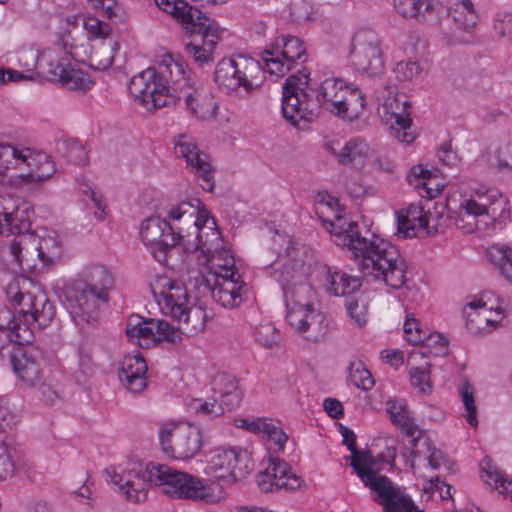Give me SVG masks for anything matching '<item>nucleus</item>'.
Instances as JSON below:
<instances>
[{"label": "nucleus", "instance_id": "f257e3e1", "mask_svg": "<svg viewBox=\"0 0 512 512\" xmlns=\"http://www.w3.org/2000/svg\"><path fill=\"white\" fill-rule=\"evenodd\" d=\"M112 482L117 485L126 498L135 503L145 501L151 484L162 487L164 494L176 499L201 500L216 503L222 497V491L215 493L213 486L192 474L172 469L165 464H142L115 473Z\"/></svg>", "mask_w": 512, "mask_h": 512}, {"label": "nucleus", "instance_id": "f03ea898", "mask_svg": "<svg viewBox=\"0 0 512 512\" xmlns=\"http://www.w3.org/2000/svg\"><path fill=\"white\" fill-rule=\"evenodd\" d=\"M330 226L331 233L352 252L363 275L372 276L393 289L405 284L407 264L396 246L375 234L371 238L362 236L356 222L345 226L342 217L330 222Z\"/></svg>", "mask_w": 512, "mask_h": 512}, {"label": "nucleus", "instance_id": "7ed1b4c3", "mask_svg": "<svg viewBox=\"0 0 512 512\" xmlns=\"http://www.w3.org/2000/svg\"><path fill=\"white\" fill-rule=\"evenodd\" d=\"M199 80L181 60L171 54L162 57L158 69L149 67L133 76L128 90L136 102L148 110L176 105L181 95Z\"/></svg>", "mask_w": 512, "mask_h": 512}, {"label": "nucleus", "instance_id": "20e7f679", "mask_svg": "<svg viewBox=\"0 0 512 512\" xmlns=\"http://www.w3.org/2000/svg\"><path fill=\"white\" fill-rule=\"evenodd\" d=\"M348 90L350 85L340 78H327L315 90L310 86V72L305 67L299 69L283 85V117L297 125L301 120L312 121L322 106L335 114Z\"/></svg>", "mask_w": 512, "mask_h": 512}, {"label": "nucleus", "instance_id": "39448f33", "mask_svg": "<svg viewBox=\"0 0 512 512\" xmlns=\"http://www.w3.org/2000/svg\"><path fill=\"white\" fill-rule=\"evenodd\" d=\"M112 286L113 277L107 267L93 265L87 280L67 284L60 299L74 323L81 326L98 319L100 306L109 301L108 291Z\"/></svg>", "mask_w": 512, "mask_h": 512}, {"label": "nucleus", "instance_id": "423d86ee", "mask_svg": "<svg viewBox=\"0 0 512 512\" xmlns=\"http://www.w3.org/2000/svg\"><path fill=\"white\" fill-rule=\"evenodd\" d=\"M153 295L163 314L177 320L179 327L175 330L180 331L181 336H193L204 330L206 311L199 306L190 305L186 286L176 280L164 279L162 290H153Z\"/></svg>", "mask_w": 512, "mask_h": 512}, {"label": "nucleus", "instance_id": "0eeeda50", "mask_svg": "<svg viewBox=\"0 0 512 512\" xmlns=\"http://www.w3.org/2000/svg\"><path fill=\"white\" fill-rule=\"evenodd\" d=\"M213 80L227 94L243 88L251 93L261 87L264 71L259 61L243 54L221 59L215 68Z\"/></svg>", "mask_w": 512, "mask_h": 512}, {"label": "nucleus", "instance_id": "6e6552de", "mask_svg": "<svg viewBox=\"0 0 512 512\" xmlns=\"http://www.w3.org/2000/svg\"><path fill=\"white\" fill-rule=\"evenodd\" d=\"M376 464L377 460L370 451H358L351 456V466L363 484L376 493L375 501L383 506V512H391L393 504H401L405 508L408 501L402 496V491L387 476L377 475Z\"/></svg>", "mask_w": 512, "mask_h": 512}, {"label": "nucleus", "instance_id": "1a4fd4ad", "mask_svg": "<svg viewBox=\"0 0 512 512\" xmlns=\"http://www.w3.org/2000/svg\"><path fill=\"white\" fill-rule=\"evenodd\" d=\"M201 204L199 199L191 201H182L177 205H173L168 210L167 216L173 222L172 227L175 228L176 235L180 238L182 251L185 255L201 250L202 252L210 251L207 240L202 239L197 228L198 205Z\"/></svg>", "mask_w": 512, "mask_h": 512}, {"label": "nucleus", "instance_id": "9d476101", "mask_svg": "<svg viewBox=\"0 0 512 512\" xmlns=\"http://www.w3.org/2000/svg\"><path fill=\"white\" fill-rule=\"evenodd\" d=\"M159 440L163 452L179 460L195 457L203 445L201 430L191 424H166L159 432Z\"/></svg>", "mask_w": 512, "mask_h": 512}, {"label": "nucleus", "instance_id": "9b49d317", "mask_svg": "<svg viewBox=\"0 0 512 512\" xmlns=\"http://www.w3.org/2000/svg\"><path fill=\"white\" fill-rule=\"evenodd\" d=\"M140 237L159 263H165L178 250H182L175 228L164 218L152 216L142 221Z\"/></svg>", "mask_w": 512, "mask_h": 512}, {"label": "nucleus", "instance_id": "f8f14e48", "mask_svg": "<svg viewBox=\"0 0 512 512\" xmlns=\"http://www.w3.org/2000/svg\"><path fill=\"white\" fill-rule=\"evenodd\" d=\"M252 460L242 448H215L207 456L206 471L233 481L245 478L252 471Z\"/></svg>", "mask_w": 512, "mask_h": 512}, {"label": "nucleus", "instance_id": "ddd939ff", "mask_svg": "<svg viewBox=\"0 0 512 512\" xmlns=\"http://www.w3.org/2000/svg\"><path fill=\"white\" fill-rule=\"evenodd\" d=\"M350 56L355 68L363 74L376 77L384 72L385 61L377 34H353Z\"/></svg>", "mask_w": 512, "mask_h": 512}, {"label": "nucleus", "instance_id": "4468645a", "mask_svg": "<svg viewBox=\"0 0 512 512\" xmlns=\"http://www.w3.org/2000/svg\"><path fill=\"white\" fill-rule=\"evenodd\" d=\"M396 86H385L378 92V100L382 101L384 113L387 121L391 123V129L395 131V136L402 142L410 143L414 136L407 132L412 124L411 103L405 95L399 94Z\"/></svg>", "mask_w": 512, "mask_h": 512}, {"label": "nucleus", "instance_id": "2eb2a0df", "mask_svg": "<svg viewBox=\"0 0 512 512\" xmlns=\"http://www.w3.org/2000/svg\"><path fill=\"white\" fill-rule=\"evenodd\" d=\"M156 6L171 15L187 32H221L223 27L199 8L185 0H154Z\"/></svg>", "mask_w": 512, "mask_h": 512}, {"label": "nucleus", "instance_id": "dca6fc26", "mask_svg": "<svg viewBox=\"0 0 512 512\" xmlns=\"http://www.w3.org/2000/svg\"><path fill=\"white\" fill-rule=\"evenodd\" d=\"M174 151L177 157L184 158L187 168L201 182V187L212 192L214 189V173L209 156L201 151L194 138L187 134H179L174 138Z\"/></svg>", "mask_w": 512, "mask_h": 512}, {"label": "nucleus", "instance_id": "f3484780", "mask_svg": "<svg viewBox=\"0 0 512 512\" xmlns=\"http://www.w3.org/2000/svg\"><path fill=\"white\" fill-rule=\"evenodd\" d=\"M494 200L489 204H480L475 200L469 199L464 200L460 204L459 212H455L454 223L457 228L461 229L464 233H471L474 231L476 222L475 219L478 216H488L494 222L501 223L504 221L509 214L506 206L508 200L503 195H492ZM453 218V216H451Z\"/></svg>", "mask_w": 512, "mask_h": 512}, {"label": "nucleus", "instance_id": "a211bd4d", "mask_svg": "<svg viewBox=\"0 0 512 512\" xmlns=\"http://www.w3.org/2000/svg\"><path fill=\"white\" fill-rule=\"evenodd\" d=\"M309 292L310 288L306 284H298L289 289L286 298L289 307L287 322L301 334L314 330V327L324 320V316L314 308L311 302L301 299L302 295Z\"/></svg>", "mask_w": 512, "mask_h": 512}, {"label": "nucleus", "instance_id": "6ab92c4d", "mask_svg": "<svg viewBox=\"0 0 512 512\" xmlns=\"http://www.w3.org/2000/svg\"><path fill=\"white\" fill-rule=\"evenodd\" d=\"M126 335L130 340L181 342V332L175 330L167 321L144 319L139 315H132L128 318Z\"/></svg>", "mask_w": 512, "mask_h": 512}, {"label": "nucleus", "instance_id": "aec40b11", "mask_svg": "<svg viewBox=\"0 0 512 512\" xmlns=\"http://www.w3.org/2000/svg\"><path fill=\"white\" fill-rule=\"evenodd\" d=\"M303 483V479L279 458H270L266 469L257 475L258 487L265 493L281 489L293 491L300 488Z\"/></svg>", "mask_w": 512, "mask_h": 512}, {"label": "nucleus", "instance_id": "412c9836", "mask_svg": "<svg viewBox=\"0 0 512 512\" xmlns=\"http://www.w3.org/2000/svg\"><path fill=\"white\" fill-rule=\"evenodd\" d=\"M306 256L307 252L304 246H296L289 240L286 253L283 256L284 262L280 265L276 261L272 265L273 277L281 285L285 298L288 297L289 289L297 286L294 284V280L302 276Z\"/></svg>", "mask_w": 512, "mask_h": 512}, {"label": "nucleus", "instance_id": "4be33fe9", "mask_svg": "<svg viewBox=\"0 0 512 512\" xmlns=\"http://www.w3.org/2000/svg\"><path fill=\"white\" fill-rule=\"evenodd\" d=\"M30 227L27 204H17L11 196L0 195V235L25 233Z\"/></svg>", "mask_w": 512, "mask_h": 512}, {"label": "nucleus", "instance_id": "5701e85b", "mask_svg": "<svg viewBox=\"0 0 512 512\" xmlns=\"http://www.w3.org/2000/svg\"><path fill=\"white\" fill-rule=\"evenodd\" d=\"M2 358L8 357L13 371L27 386L36 387L41 381V369L28 350L23 347H2Z\"/></svg>", "mask_w": 512, "mask_h": 512}, {"label": "nucleus", "instance_id": "b1692460", "mask_svg": "<svg viewBox=\"0 0 512 512\" xmlns=\"http://www.w3.org/2000/svg\"><path fill=\"white\" fill-rule=\"evenodd\" d=\"M90 66L104 71L110 68L120 50V34H89Z\"/></svg>", "mask_w": 512, "mask_h": 512}, {"label": "nucleus", "instance_id": "393cba45", "mask_svg": "<svg viewBox=\"0 0 512 512\" xmlns=\"http://www.w3.org/2000/svg\"><path fill=\"white\" fill-rule=\"evenodd\" d=\"M185 109L192 116L205 120L216 116L217 104L211 92L198 81L181 95Z\"/></svg>", "mask_w": 512, "mask_h": 512}, {"label": "nucleus", "instance_id": "a878e982", "mask_svg": "<svg viewBox=\"0 0 512 512\" xmlns=\"http://www.w3.org/2000/svg\"><path fill=\"white\" fill-rule=\"evenodd\" d=\"M21 157L20 169L26 170V174H23V176L30 182L44 181L56 171L51 157L44 152L23 147Z\"/></svg>", "mask_w": 512, "mask_h": 512}, {"label": "nucleus", "instance_id": "bb28decb", "mask_svg": "<svg viewBox=\"0 0 512 512\" xmlns=\"http://www.w3.org/2000/svg\"><path fill=\"white\" fill-rule=\"evenodd\" d=\"M147 364L141 355H127L121 362L118 378L131 393L137 394L146 387Z\"/></svg>", "mask_w": 512, "mask_h": 512}, {"label": "nucleus", "instance_id": "cd10ccee", "mask_svg": "<svg viewBox=\"0 0 512 512\" xmlns=\"http://www.w3.org/2000/svg\"><path fill=\"white\" fill-rule=\"evenodd\" d=\"M193 38L186 42L184 50L199 66L214 61V52L220 40L219 34H190Z\"/></svg>", "mask_w": 512, "mask_h": 512}, {"label": "nucleus", "instance_id": "c85d7f7f", "mask_svg": "<svg viewBox=\"0 0 512 512\" xmlns=\"http://www.w3.org/2000/svg\"><path fill=\"white\" fill-rule=\"evenodd\" d=\"M213 397L231 411L240 405L242 393L238 389L236 378L228 373H218L212 380Z\"/></svg>", "mask_w": 512, "mask_h": 512}, {"label": "nucleus", "instance_id": "c756f323", "mask_svg": "<svg viewBox=\"0 0 512 512\" xmlns=\"http://www.w3.org/2000/svg\"><path fill=\"white\" fill-rule=\"evenodd\" d=\"M393 6L402 17L419 23L431 24L438 18L435 6L430 0H393Z\"/></svg>", "mask_w": 512, "mask_h": 512}, {"label": "nucleus", "instance_id": "7c9ffc66", "mask_svg": "<svg viewBox=\"0 0 512 512\" xmlns=\"http://www.w3.org/2000/svg\"><path fill=\"white\" fill-rule=\"evenodd\" d=\"M438 216L418 205H410L407 209L405 216L398 217L397 226L398 232L403 234L404 237L415 236V228L418 226L420 229H429L431 222H436Z\"/></svg>", "mask_w": 512, "mask_h": 512}, {"label": "nucleus", "instance_id": "2f4dec72", "mask_svg": "<svg viewBox=\"0 0 512 512\" xmlns=\"http://www.w3.org/2000/svg\"><path fill=\"white\" fill-rule=\"evenodd\" d=\"M267 55H281L287 64H294L300 60L302 63L306 60V48L303 41L291 34L282 36L281 40H277L269 49L265 50Z\"/></svg>", "mask_w": 512, "mask_h": 512}, {"label": "nucleus", "instance_id": "473e14b6", "mask_svg": "<svg viewBox=\"0 0 512 512\" xmlns=\"http://www.w3.org/2000/svg\"><path fill=\"white\" fill-rule=\"evenodd\" d=\"M481 478L489 486H493L504 498L512 500V479L503 475L491 458L484 457L480 462Z\"/></svg>", "mask_w": 512, "mask_h": 512}, {"label": "nucleus", "instance_id": "72a5a7b5", "mask_svg": "<svg viewBox=\"0 0 512 512\" xmlns=\"http://www.w3.org/2000/svg\"><path fill=\"white\" fill-rule=\"evenodd\" d=\"M369 146L365 140L354 138L344 144L337 154L339 164L351 167H361L368 156Z\"/></svg>", "mask_w": 512, "mask_h": 512}, {"label": "nucleus", "instance_id": "f704fd0d", "mask_svg": "<svg viewBox=\"0 0 512 512\" xmlns=\"http://www.w3.org/2000/svg\"><path fill=\"white\" fill-rule=\"evenodd\" d=\"M366 107L365 95L357 88L350 85L348 94L344 96L335 114L344 120L352 122L363 115Z\"/></svg>", "mask_w": 512, "mask_h": 512}, {"label": "nucleus", "instance_id": "c9c22d12", "mask_svg": "<svg viewBox=\"0 0 512 512\" xmlns=\"http://www.w3.org/2000/svg\"><path fill=\"white\" fill-rule=\"evenodd\" d=\"M467 306L471 310L470 312H466V327L470 333H487L490 331L489 326L498 322L488 317L487 313L492 310V307L485 308V303L472 301Z\"/></svg>", "mask_w": 512, "mask_h": 512}, {"label": "nucleus", "instance_id": "e433bc0d", "mask_svg": "<svg viewBox=\"0 0 512 512\" xmlns=\"http://www.w3.org/2000/svg\"><path fill=\"white\" fill-rule=\"evenodd\" d=\"M407 180L416 189L424 190L425 195L420 194L428 199L435 198L443 189V186H440L439 183H434L432 172L421 165L413 166L410 169Z\"/></svg>", "mask_w": 512, "mask_h": 512}, {"label": "nucleus", "instance_id": "4c0bfd02", "mask_svg": "<svg viewBox=\"0 0 512 512\" xmlns=\"http://www.w3.org/2000/svg\"><path fill=\"white\" fill-rule=\"evenodd\" d=\"M485 256L508 281L512 282V247L494 243L486 248Z\"/></svg>", "mask_w": 512, "mask_h": 512}, {"label": "nucleus", "instance_id": "58836bf2", "mask_svg": "<svg viewBox=\"0 0 512 512\" xmlns=\"http://www.w3.org/2000/svg\"><path fill=\"white\" fill-rule=\"evenodd\" d=\"M66 23V31L83 29L86 32H110L112 28H109L106 23H102L98 18L89 17L82 14L70 15L63 18Z\"/></svg>", "mask_w": 512, "mask_h": 512}, {"label": "nucleus", "instance_id": "ea45409f", "mask_svg": "<svg viewBox=\"0 0 512 512\" xmlns=\"http://www.w3.org/2000/svg\"><path fill=\"white\" fill-rule=\"evenodd\" d=\"M64 74L61 84L69 90L86 92L90 90L94 84L89 74L81 69L68 67V69L59 70Z\"/></svg>", "mask_w": 512, "mask_h": 512}, {"label": "nucleus", "instance_id": "a19ab883", "mask_svg": "<svg viewBox=\"0 0 512 512\" xmlns=\"http://www.w3.org/2000/svg\"><path fill=\"white\" fill-rule=\"evenodd\" d=\"M32 323H37L39 327L48 326L56 315L54 304L48 299L45 293L39 292L34 299Z\"/></svg>", "mask_w": 512, "mask_h": 512}, {"label": "nucleus", "instance_id": "79ce46f5", "mask_svg": "<svg viewBox=\"0 0 512 512\" xmlns=\"http://www.w3.org/2000/svg\"><path fill=\"white\" fill-rule=\"evenodd\" d=\"M348 372L350 382L359 389L369 391L375 384L370 371L365 367L364 363L357 358L350 361Z\"/></svg>", "mask_w": 512, "mask_h": 512}, {"label": "nucleus", "instance_id": "37998d69", "mask_svg": "<svg viewBox=\"0 0 512 512\" xmlns=\"http://www.w3.org/2000/svg\"><path fill=\"white\" fill-rule=\"evenodd\" d=\"M62 155L71 163L79 166L88 164V151L77 139H66L58 147Z\"/></svg>", "mask_w": 512, "mask_h": 512}, {"label": "nucleus", "instance_id": "c03bdc74", "mask_svg": "<svg viewBox=\"0 0 512 512\" xmlns=\"http://www.w3.org/2000/svg\"><path fill=\"white\" fill-rule=\"evenodd\" d=\"M345 306L350 319L359 327L364 326L368 319V299L365 295L348 297Z\"/></svg>", "mask_w": 512, "mask_h": 512}, {"label": "nucleus", "instance_id": "a18cd8bd", "mask_svg": "<svg viewBox=\"0 0 512 512\" xmlns=\"http://www.w3.org/2000/svg\"><path fill=\"white\" fill-rule=\"evenodd\" d=\"M23 147L0 143V177L9 169H20Z\"/></svg>", "mask_w": 512, "mask_h": 512}, {"label": "nucleus", "instance_id": "49530a36", "mask_svg": "<svg viewBox=\"0 0 512 512\" xmlns=\"http://www.w3.org/2000/svg\"><path fill=\"white\" fill-rule=\"evenodd\" d=\"M17 450L11 444L0 441V479L15 473Z\"/></svg>", "mask_w": 512, "mask_h": 512}, {"label": "nucleus", "instance_id": "de8ad7c7", "mask_svg": "<svg viewBox=\"0 0 512 512\" xmlns=\"http://www.w3.org/2000/svg\"><path fill=\"white\" fill-rule=\"evenodd\" d=\"M411 384L418 388L419 392L428 394L432 391L430 380V364L425 362L418 367H412L409 371Z\"/></svg>", "mask_w": 512, "mask_h": 512}, {"label": "nucleus", "instance_id": "09e8293b", "mask_svg": "<svg viewBox=\"0 0 512 512\" xmlns=\"http://www.w3.org/2000/svg\"><path fill=\"white\" fill-rule=\"evenodd\" d=\"M424 445L428 453V464L433 470H439L442 467L448 471L453 469L454 463L449 459L447 454H445L442 450L434 447L429 438L424 439Z\"/></svg>", "mask_w": 512, "mask_h": 512}, {"label": "nucleus", "instance_id": "8fccbe9b", "mask_svg": "<svg viewBox=\"0 0 512 512\" xmlns=\"http://www.w3.org/2000/svg\"><path fill=\"white\" fill-rule=\"evenodd\" d=\"M36 297L37 294L31 292H17L13 297V301L19 308L18 313L22 315L26 323H32Z\"/></svg>", "mask_w": 512, "mask_h": 512}, {"label": "nucleus", "instance_id": "3c124183", "mask_svg": "<svg viewBox=\"0 0 512 512\" xmlns=\"http://www.w3.org/2000/svg\"><path fill=\"white\" fill-rule=\"evenodd\" d=\"M462 5L466 14L463 12H455L453 18L458 24L457 28L464 31L474 29L477 22V15L474 11L473 3L470 0H463Z\"/></svg>", "mask_w": 512, "mask_h": 512}, {"label": "nucleus", "instance_id": "603ef678", "mask_svg": "<svg viewBox=\"0 0 512 512\" xmlns=\"http://www.w3.org/2000/svg\"><path fill=\"white\" fill-rule=\"evenodd\" d=\"M460 394L467 411L466 419L471 426H477V412L473 396V389L465 380L460 386Z\"/></svg>", "mask_w": 512, "mask_h": 512}, {"label": "nucleus", "instance_id": "864d4df0", "mask_svg": "<svg viewBox=\"0 0 512 512\" xmlns=\"http://www.w3.org/2000/svg\"><path fill=\"white\" fill-rule=\"evenodd\" d=\"M191 408L194 409L196 414L219 417L224 414L226 407L218 401L216 397H213V402L204 401L199 399L193 400Z\"/></svg>", "mask_w": 512, "mask_h": 512}, {"label": "nucleus", "instance_id": "5fc2aeb1", "mask_svg": "<svg viewBox=\"0 0 512 512\" xmlns=\"http://www.w3.org/2000/svg\"><path fill=\"white\" fill-rule=\"evenodd\" d=\"M39 258L45 263H51L60 256V245L55 238H42L37 247Z\"/></svg>", "mask_w": 512, "mask_h": 512}, {"label": "nucleus", "instance_id": "6e6d98bb", "mask_svg": "<svg viewBox=\"0 0 512 512\" xmlns=\"http://www.w3.org/2000/svg\"><path fill=\"white\" fill-rule=\"evenodd\" d=\"M420 65L415 61H400L394 68V73L398 81L409 82L415 79L421 73Z\"/></svg>", "mask_w": 512, "mask_h": 512}, {"label": "nucleus", "instance_id": "4d7b16f0", "mask_svg": "<svg viewBox=\"0 0 512 512\" xmlns=\"http://www.w3.org/2000/svg\"><path fill=\"white\" fill-rule=\"evenodd\" d=\"M264 62H265V68L262 67L264 73L268 72L270 75L276 76V78H279L283 76L286 71L291 69V64H287L286 61L283 62V58L281 55H267L264 52Z\"/></svg>", "mask_w": 512, "mask_h": 512}, {"label": "nucleus", "instance_id": "13d9d810", "mask_svg": "<svg viewBox=\"0 0 512 512\" xmlns=\"http://www.w3.org/2000/svg\"><path fill=\"white\" fill-rule=\"evenodd\" d=\"M254 334L256 341L264 347H272L278 342L277 330L270 323L257 326Z\"/></svg>", "mask_w": 512, "mask_h": 512}, {"label": "nucleus", "instance_id": "bf43d9fd", "mask_svg": "<svg viewBox=\"0 0 512 512\" xmlns=\"http://www.w3.org/2000/svg\"><path fill=\"white\" fill-rule=\"evenodd\" d=\"M240 278V275L234 277H216L213 288L242 296L245 291V283Z\"/></svg>", "mask_w": 512, "mask_h": 512}, {"label": "nucleus", "instance_id": "052dcab7", "mask_svg": "<svg viewBox=\"0 0 512 512\" xmlns=\"http://www.w3.org/2000/svg\"><path fill=\"white\" fill-rule=\"evenodd\" d=\"M362 286V281L357 276H350L344 272V277H342V281L340 282L339 287H335L334 296H346L352 297L355 296L354 293L358 291Z\"/></svg>", "mask_w": 512, "mask_h": 512}, {"label": "nucleus", "instance_id": "680f3d73", "mask_svg": "<svg viewBox=\"0 0 512 512\" xmlns=\"http://www.w3.org/2000/svg\"><path fill=\"white\" fill-rule=\"evenodd\" d=\"M8 338L10 341L18 344V347H22L32 341L33 333L26 323L22 324L21 322L16 321L8 332Z\"/></svg>", "mask_w": 512, "mask_h": 512}, {"label": "nucleus", "instance_id": "e2e57ef3", "mask_svg": "<svg viewBox=\"0 0 512 512\" xmlns=\"http://www.w3.org/2000/svg\"><path fill=\"white\" fill-rule=\"evenodd\" d=\"M404 333L407 336V340L414 344H420L423 340H425V331L420 329V324L417 319L407 316L404 322Z\"/></svg>", "mask_w": 512, "mask_h": 512}, {"label": "nucleus", "instance_id": "0e129e2a", "mask_svg": "<svg viewBox=\"0 0 512 512\" xmlns=\"http://www.w3.org/2000/svg\"><path fill=\"white\" fill-rule=\"evenodd\" d=\"M214 261L216 277H234L238 275L233 256L226 253L224 258H215Z\"/></svg>", "mask_w": 512, "mask_h": 512}, {"label": "nucleus", "instance_id": "69168bd1", "mask_svg": "<svg viewBox=\"0 0 512 512\" xmlns=\"http://www.w3.org/2000/svg\"><path fill=\"white\" fill-rule=\"evenodd\" d=\"M96 8H102L112 22H123L125 14L119 7H115V0H89Z\"/></svg>", "mask_w": 512, "mask_h": 512}, {"label": "nucleus", "instance_id": "338daca9", "mask_svg": "<svg viewBox=\"0 0 512 512\" xmlns=\"http://www.w3.org/2000/svg\"><path fill=\"white\" fill-rule=\"evenodd\" d=\"M213 299L225 308H235L242 303V296L227 291L212 288Z\"/></svg>", "mask_w": 512, "mask_h": 512}, {"label": "nucleus", "instance_id": "774afa93", "mask_svg": "<svg viewBox=\"0 0 512 512\" xmlns=\"http://www.w3.org/2000/svg\"><path fill=\"white\" fill-rule=\"evenodd\" d=\"M425 338L426 339L421 343H423L426 347L433 349L436 355H445L447 353L448 340L442 334H427V332H425Z\"/></svg>", "mask_w": 512, "mask_h": 512}]
</instances>
